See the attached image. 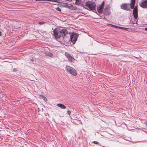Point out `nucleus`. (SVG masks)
<instances>
[{"instance_id":"f257e3e1","label":"nucleus","mask_w":147,"mask_h":147,"mask_svg":"<svg viewBox=\"0 0 147 147\" xmlns=\"http://www.w3.org/2000/svg\"><path fill=\"white\" fill-rule=\"evenodd\" d=\"M85 5L89 8L90 10L93 11L94 12L96 11V5L95 2H90L89 1H86L85 3Z\"/></svg>"},{"instance_id":"f03ea898","label":"nucleus","mask_w":147,"mask_h":147,"mask_svg":"<svg viewBox=\"0 0 147 147\" xmlns=\"http://www.w3.org/2000/svg\"><path fill=\"white\" fill-rule=\"evenodd\" d=\"M65 69L67 72H69L71 74L75 76L77 75L76 70L72 67L66 65Z\"/></svg>"},{"instance_id":"7ed1b4c3","label":"nucleus","mask_w":147,"mask_h":147,"mask_svg":"<svg viewBox=\"0 0 147 147\" xmlns=\"http://www.w3.org/2000/svg\"><path fill=\"white\" fill-rule=\"evenodd\" d=\"M79 36V34L78 33H75L74 32L72 33L70 36V39L72 43L74 44Z\"/></svg>"},{"instance_id":"20e7f679","label":"nucleus","mask_w":147,"mask_h":147,"mask_svg":"<svg viewBox=\"0 0 147 147\" xmlns=\"http://www.w3.org/2000/svg\"><path fill=\"white\" fill-rule=\"evenodd\" d=\"M53 36L56 39H58L62 37L59 30L58 28H56L53 31Z\"/></svg>"},{"instance_id":"39448f33","label":"nucleus","mask_w":147,"mask_h":147,"mask_svg":"<svg viewBox=\"0 0 147 147\" xmlns=\"http://www.w3.org/2000/svg\"><path fill=\"white\" fill-rule=\"evenodd\" d=\"M104 4V2L103 1L101 4L99 5V6L97 7V11L98 13L99 14L102 13Z\"/></svg>"},{"instance_id":"423d86ee","label":"nucleus","mask_w":147,"mask_h":147,"mask_svg":"<svg viewBox=\"0 0 147 147\" xmlns=\"http://www.w3.org/2000/svg\"><path fill=\"white\" fill-rule=\"evenodd\" d=\"M121 9L125 10H129L130 4L123 3L121 5Z\"/></svg>"},{"instance_id":"0eeeda50","label":"nucleus","mask_w":147,"mask_h":147,"mask_svg":"<svg viewBox=\"0 0 147 147\" xmlns=\"http://www.w3.org/2000/svg\"><path fill=\"white\" fill-rule=\"evenodd\" d=\"M139 5L144 8H147V0H142L139 3Z\"/></svg>"},{"instance_id":"6e6552de","label":"nucleus","mask_w":147,"mask_h":147,"mask_svg":"<svg viewBox=\"0 0 147 147\" xmlns=\"http://www.w3.org/2000/svg\"><path fill=\"white\" fill-rule=\"evenodd\" d=\"M65 55L69 61L73 62L74 61L75 59L72 56L70 55L68 53L65 52Z\"/></svg>"},{"instance_id":"1a4fd4ad","label":"nucleus","mask_w":147,"mask_h":147,"mask_svg":"<svg viewBox=\"0 0 147 147\" xmlns=\"http://www.w3.org/2000/svg\"><path fill=\"white\" fill-rule=\"evenodd\" d=\"M61 34L62 37H64L68 34V32L67 30L65 29H63L61 30H59Z\"/></svg>"},{"instance_id":"9d476101","label":"nucleus","mask_w":147,"mask_h":147,"mask_svg":"<svg viewBox=\"0 0 147 147\" xmlns=\"http://www.w3.org/2000/svg\"><path fill=\"white\" fill-rule=\"evenodd\" d=\"M67 8H69L71 10H76L77 7L76 6H74L71 4H68Z\"/></svg>"},{"instance_id":"9b49d317","label":"nucleus","mask_w":147,"mask_h":147,"mask_svg":"<svg viewBox=\"0 0 147 147\" xmlns=\"http://www.w3.org/2000/svg\"><path fill=\"white\" fill-rule=\"evenodd\" d=\"M136 0H131L130 7L131 9H133L135 6Z\"/></svg>"},{"instance_id":"f8f14e48","label":"nucleus","mask_w":147,"mask_h":147,"mask_svg":"<svg viewBox=\"0 0 147 147\" xmlns=\"http://www.w3.org/2000/svg\"><path fill=\"white\" fill-rule=\"evenodd\" d=\"M133 14L134 18L136 20L138 17V11H133Z\"/></svg>"},{"instance_id":"ddd939ff","label":"nucleus","mask_w":147,"mask_h":147,"mask_svg":"<svg viewBox=\"0 0 147 147\" xmlns=\"http://www.w3.org/2000/svg\"><path fill=\"white\" fill-rule=\"evenodd\" d=\"M45 54L47 56L52 57L53 56V54L49 52H45Z\"/></svg>"},{"instance_id":"4468645a","label":"nucleus","mask_w":147,"mask_h":147,"mask_svg":"<svg viewBox=\"0 0 147 147\" xmlns=\"http://www.w3.org/2000/svg\"><path fill=\"white\" fill-rule=\"evenodd\" d=\"M36 1H49L51 2H59V0H36Z\"/></svg>"},{"instance_id":"2eb2a0df","label":"nucleus","mask_w":147,"mask_h":147,"mask_svg":"<svg viewBox=\"0 0 147 147\" xmlns=\"http://www.w3.org/2000/svg\"><path fill=\"white\" fill-rule=\"evenodd\" d=\"M57 106L58 107L61 108L62 109H64L66 108V107L64 105L61 104H58L57 105Z\"/></svg>"},{"instance_id":"dca6fc26","label":"nucleus","mask_w":147,"mask_h":147,"mask_svg":"<svg viewBox=\"0 0 147 147\" xmlns=\"http://www.w3.org/2000/svg\"><path fill=\"white\" fill-rule=\"evenodd\" d=\"M75 4L78 5H80L81 2V0H76Z\"/></svg>"},{"instance_id":"f3484780","label":"nucleus","mask_w":147,"mask_h":147,"mask_svg":"<svg viewBox=\"0 0 147 147\" xmlns=\"http://www.w3.org/2000/svg\"><path fill=\"white\" fill-rule=\"evenodd\" d=\"M61 5L63 7H67L68 4H67L65 3H61Z\"/></svg>"},{"instance_id":"a211bd4d","label":"nucleus","mask_w":147,"mask_h":147,"mask_svg":"<svg viewBox=\"0 0 147 147\" xmlns=\"http://www.w3.org/2000/svg\"><path fill=\"white\" fill-rule=\"evenodd\" d=\"M108 10L109 8L107 7H106L104 9V10H105V12L107 14H108V13H109V11H108Z\"/></svg>"},{"instance_id":"6ab92c4d","label":"nucleus","mask_w":147,"mask_h":147,"mask_svg":"<svg viewBox=\"0 0 147 147\" xmlns=\"http://www.w3.org/2000/svg\"><path fill=\"white\" fill-rule=\"evenodd\" d=\"M134 9L133 10V11H138V8L137 6H136L135 7L133 8Z\"/></svg>"},{"instance_id":"aec40b11","label":"nucleus","mask_w":147,"mask_h":147,"mask_svg":"<svg viewBox=\"0 0 147 147\" xmlns=\"http://www.w3.org/2000/svg\"><path fill=\"white\" fill-rule=\"evenodd\" d=\"M56 9L57 11H59L60 12L61 11V9L58 7L56 8Z\"/></svg>"},{"instance_id":"412c9836","label":"nucleus","mask_w":147,"mask_h":147,"mask_svg":"<svg viewBox=\"0 0 147 147\" xmlns=\"http://www.w3.org/2000/svg\"><path fill=\"white\" fill-rule=\"evenodd\" d=\"M111 26L114 27H115V28H118V29H119V26H115V25H113V24H111Z\"/></svg>"},{"instance_id":"4be33fe9","label":"nucleus","mask_w":147,"mask_h":147,"mask_svg":"<svg viewBox=\"0 0 147 147\" xmlns=\"http://www.w3.org/2000/svg\"><path fill=\"white\" fill-rule=\"evenodd\" d=\"M45 23V22H39L38 23V24H40V25H42Z\"/></svg>"},{"instance_id":"5701e85b","label":"nucleus","mask_w":147,"mask_h":147,"mask_svg":"<svg viewBox=\"0 0 147 147\" xmlns=\"http://www.w3.org/2000/svg\"><path fill=\"white\" fill-rule=\"evenodd\" d=\"M119 29H123V30H125L126 29V28H125L120 27V26L119 27Z\"/></svg>"},{"instance_id":"b1692460","label":"nucleus","mask_w":147,"mask_h":147,"mask_svg":"<svg viewBox=\"0 0 147 147\" xmlns=\"http://www.w3.org/2000/svg\"><path fill=\"white\" fill-rule=\"evenodd\" d=\"M93 143L95 144H98L99 143V142L96 141H94L93 142Z\"/></svg>"},{"instance_id":"393cba45","label":"nucleus","mask_w":147,"mask_h":147,"mask_svg":"<svg viewBox=\"0 0 147 147\" xmlns=\"http://www.w3.org/2000/svg\"><path fill=\"white\" fill-rule=\"evenodd\" d=\"M67 113L69 115H70L71 113V112L70 111L68 110L67 111Z\"/></svg>"},{"instance_id":"a878e982","label":"nucleus","mask_w":147,"mask_h":147,"mask_svg":"<svg viewBox=\"0 0 147 147\" xmlns=\"http://www.w3.org/2000/svg\"><path fill=\"white\" fill-rule=\"evenodd\" d=\"M42 97L43 98H44V100H45V99H47V98H46L45 96L44 95H42Z\"/></svg>"},{"instance_id":"bb28decb","label":"nucleus","mask_w":147,"mask_h":147,"mask_svg":"<svg viewBox=\"0 0 147 147\" xmlns=\"http://www.w3.org/2000/svg\"><path fill=\"white\" fill-rule=\"evenodd\" d=\"M17 71L16 69L14 68L13 69V71L14 72H16Z\"/></svg>"},{"instance_id":"cd10ccee","label":"nucleus","mask_w":147,"mask_h":147,"mask_svg":"<svg viewBox=\"0 0 147 147\" xmlns=\"http://www.w3.org/2000/svg\"><path fill=\"white\" fill-rule=\"evenodd\" d=\"M30 60H31L32 62H34V60L33 59H31Z\"/></svg>"},{"instance_id":"c85d7f7f","label":"nucleus","mask_w":147,"mask_h":147,"mask_svg":"<svg viewBox=\"0 0 147 147\" xmlns=\"http://www.w3.org/2000/svg\"><path fill=\"white\" fill-rule=\"evenodd\" d=\"M144 30H146L147 31V28H145Z\"/></svg>"},{"instance_id":"c756f323","label":"nucleus","mask_w":147,"mask_h":147,"mask_svg":"<svg viewBox=\"0 0 147 147\" xmlns=\"http://www.w3.org/2000/svg\"><path fill=\"white\" fill-rule=\"evenodd\" d=\"M146 123V125L147 126V122H146L145 123Z\"/></svg>"},{"instance_id":"7c9ffc66","label":"nucleus","mask_w":147,"mask_h":147,"mask_svg":"<svg viewBox=\"0 0 147 147\" xmlns=\"http://www.w3.org/2000/svg\"><path fill=\"white\" fill-rule=\"evenodd\" d=\"M135 22H136V23H137V21H135Z\"/></svg>"}]
</instances>
